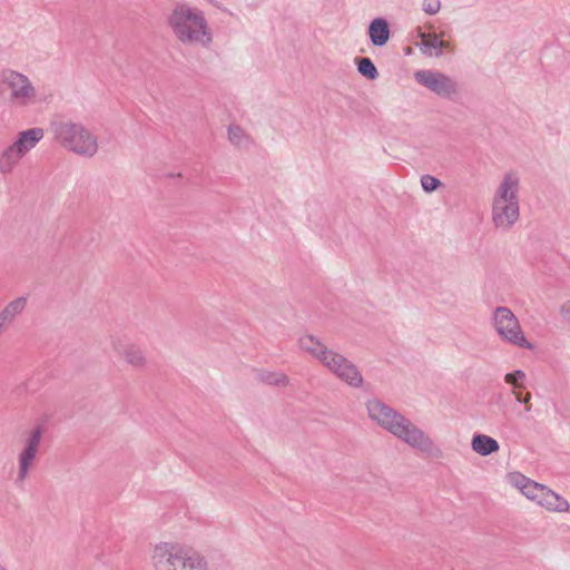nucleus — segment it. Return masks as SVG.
I'll list each match as a JSON object with an SVG mask.
<instances>
[{"mask_svg":"<svg viewBox=\"0 0 570 570\" xmlns=\"http://www.w3.org/2000/svg\"><path fill=\"white\" fill-rule=\"evenodd\" d=\"M168 26L181 45L208 48L213 31L205 12L188 3H177L168 16Z\"/></svg>","mask_w":570,"mask_h":570,"instance_id":"f257e3e1","label":"nucleus"},{"mask_svg":"<svg viewBox=\"0 0 570 570\" xmlns=\"http://www.w3.org/2000/svg\"><path fill=\"white\" fill-rule=\"evenodd\" d=\"M520 175L507 171L491 198V222L495 229L508 232L520 219Z\"/></svg>","mask_w":570,"mask_h":570,"instance_id":"f03ea898","label":"nucleus"},{"mask_svg":"<svg viewBox=\"0 0 570 570\" xmlns=\"http://www.w3.org/2000/svg\"><path fill=\"white\" fill-rule=\"evenodd\" d=\"M50 131L55 142L81 158H92L99 150L98 137L82 122L70 119L53 121Z\"/></svg>","mask_w":570,"mask_h":570,"instance_id":"7ed1b4c3","label":"nucleus"},{"mask_svg":"<svg viewBox=\"0 0 570 570\" xmlns=\"http://www.w3.org/2000/svg\"><path fill=\"white\" fill-rule=\"evenodd\" d=\"M507 481L528 500L535 502L550 512H568L570 510V504L564 498L520 472L508 473Z\"/></svg>","mask_w":570,"mask_h":570,"instance_id":"20e7f679","label":"nucleus"},{"mask_svg":"<svg viewBox=\"0 0 570 570\" xmlns=\"http://www.w3.org/2000/svg\"><path fill=\"white\" fill-rule=\"evenodd\" d=\"M0 86L12 106L26 108L40 101L32 80L18 70L3 69L0 73Z\"/></svg>","mask_w":570,"mask_h":570,"instance_id":"39448f33","label":"nucleus"},{"mask_svg":"<svg viewBox=\"0 0 570 570\" xmlns=\"http://www.w3.org/2000/svg\"><path fill=\"white\" fill-rule=\"evenodd\" d=\"M491 325L497 336L505 344L533 350L515 314L507 306H497L491 314Z\"/></svg>","mask_w":570,"mask_h":570,"instance_id":"423d86ee","label":"nucleus"},{"mask_svg":"<svg viewBox=\"0 0 570 570\" xmlns=\"http://www.w3.org/2000/svg\"><path fill=\"white\" fill-rule=\"evenodd\" d=\"M336 379L351 387L361 389L364 385V377L357 366L343 354L330 350L320 363Z\"/></svg>","mask_w":570,"mask_h":570,"instance_id":"0eeeda50","label":"nucleus"},{"mask_svg":"<svg viewBox=\"0 0 570 570\" xmlns=\"http://www.w3.org/2000/svg\"><path fill=\"white\" fill-rule=\"evenodd\" d=\"M367 416L373 424L381 428H410L411 421L402 413L379 399H370L365 403Z\"/></svg>","mask_w":570,"mask_h":570,"instance_id":"6e6552de","label":"nucleus"},{"mask_svg":"<svg viewBox=\"0 0 570 570\" xmlns=\"http://www.w3.org/2000/svg\"><path fill=\"white\" fill-rule=\"evenodd\" d=\"M414 79L435 95L442 98H452L459 92V86L454 79L440 71L417 70Z\"/></svg>","mask_w":570,"mask_h":570,"instance_id":"1a4fd4ad","label":"nucleus"},{"mask_svg":"<svg viewBox=\"0 0 570 570\" xmlns=\"http://www.w3.org/2000/svg\"><path fill=\"white\" fill-rule=\"evenodd\" d=\"M184 547L169 541H161L150 550V566L153 570H176Z\"/></svg>","mask_w":570,"mask_h":570,"instance_id":"9d476101","label":"nucleus"},{"mask_svg":"<svg viewBox=\"0 0 570 570\" xmlns=\"http://www.w3.org/2000/svg\"><path fill=\"white\" fill-rule=\"evenodd\" d=\"M41 440L39 430H28L23 435L24 449L19 458V478L24 479L32 466Z\"/></svg>","mask_w":570,"mask_h":570,"instance_id":"9b49d317","label":"nucleus"},{"mask_svg":"<svg viewBox=\"0 0 570 570\" xmlns=\"http://www.w3.org/2000/svg\"><path fill=\"white\" fill-rule=\"evenodd\" d=\"M296 345L298 350L317 361L318 363L325 357L331 350L320 337L303 333L297 337Z\"/></svg>","mask_w":570,"mask_h":570,"instance_id":"f8f14e48","label":"nucleus"},{"mask_svg":"<svg viewBox=\"0 0 570 570\" xmlns=\"http://www.w3.org/2000/svg\"><path fill=\"white\" fill-rule=\"evenodd\" d=\"M116 351L124 362L135 370H144L148 365L145 352L136 344H126L121 347H116Z\"/></svg>","mask_w":570,"mask_h":570,"instance_id":"ddd939ff","label":"nucleus"},{"mask_svg":"<svg viewBox=\"0 0 570 570\" xmlns=\"http://www.w3.org/2000/svg\"><path fill=\"white\" fill-rule=\"evenodd\" d=\"M420 50L429 57H441L443 50L450 47L448 41L440 39L436 33L420 32Z\"/></svg>","mask_w":570,"mask_h":570,"instance_id":"4468645a","label":"nucleus"},{"mask_svg":"<svg viewBox=\"0 0 570 570\" xmlns=\"http://www.w3.org/2000/svg\"><path fill=\"white\" fill-rule=\"evenodd\" d=\"M45 131L40 127H32L27 130L20 131L13 145L19 149V151L26 156L31 149H33L37 144L43 138Z\"/></svg>","mask_w":570,"mask_h":570,"instance_id":"2eb2a0df","label":"nucleus"},{"mask_svg":"<svg viewBox=\"0 0 570 570\" xmlns=\"http://www.w3.org/2000/svg\"><path fill=\"white\" fill-rule=\"evenodd\" d=\"M367 33L373 46H385L391 37V30L387 20L384 18L373 19L368 26Z\"/></svg>","mask_w":570,"mask_h":570,"instance_id":"dca6fc26","label":"nucleus"},{"mask_svg":"<svg viewBox=\"0 0 570 570\" xmlns=\"http://www.w3.org/2000/svg\"><path fill=\"white\" fill-rule=\"evenodd\" d=\"M394 434L405 443L421 451H431L433 448L430 439L422 430H394Z\"/></svg>","mask_w":570,"mask_h":570,"instance_id":"f3484780","label":"nucleus"},{"mask_svg":"<svg viewBox=\"0 0 570 570\" xmlns=\"http://www.w3.org/2000/svg\"><path fill=\"white\" fill-rule=\"evenodd\" d=\"M176 570H209L207 559L191 549H184Z\"/></svg>","mask_w":570,"mask_h":570,"instance_id":"a211bd4d","label":"nucleus"},{"mask_svg":"<svg viewBox=\"0 0 570 570\" xmlns=\"http://www.w3.org/2000/svg\"><path fill=\"white\" fill-rule=\"evenodd\" d=\"M27 306L26 297H18L9 302L0 312V326L6 331Z\"/></svg>","mask_w":570,"mask_h":570,"instance_id":"6ab92c4d","label":"nucleus"},{"mask_svg":"<svg viewBox=\"0 0 570 570\" xmlns=\"http://www.w3.org/2000/svg\"><path fill=\"white\" fill-rule=\"evenodd\" d=\"M23 157L12 142L0 153V173L4 175L12 173Z\"/></svg>","mask_w":570,"mask_h":570,"instance_id":"aec40b11","label":"nucleus"},{"mask_svg":"<svg viewBox=\"0 0 570 570\" xmlns=\"http://www.w3.org/2000/svg\"><path fill=\"white\" fill-rule=\"evenodd\" d=\"M472 449L480 455H488L499 450L498 442L491 436L476 434L472 439Z\"/></svg>","mask_w":570,"mask_h":570,"instance_id":"412c9836","label":"nucleus"},{"mask_svg":"<svg viewBox=\"0 0 570 570\" xmlns=\"http://www.w3.org/2000/svg\"><path fill=\"white\" fill-rule=\"evenodd\" d=\"M258 379L261 382L272 385V386H281L286 387L289 385V377L284 372H275V371H262L258 374Z\"/></svg>","mask_w":570,"mask_h":570,"instance_id":"4be33fe9","label":"nucleus"},{"mask_svg":"<svg viewBox=\"0 0 570 570\" xmlns=\"http://www.w3.org/2000/svg\"><path fill=\"white\" fill-rule=\"evenodd\" d=\"M227 138L228 141L236 147H246L249 142L248 135L238 125L228 126Z\"/></svg>","mask_w":570,"mask_h":570,"instance_id":"5701e85b","label":"nucleus"},{"mask_svg":"<svg viewBox=\"0 0 570 570\" xmlns=\"http://www.w3.org/2000/svg\"><path fill=\"white\" fill-rule=\"evenodd\" d=\"M357 70L370 80H375L379 77V71L370 58H361L357 61Z\"/></svg>","mask_w":570,"mask_h":570,"instance_id":"b1692460","label":"nucleus"},{"mask_svg":"<svg viewBox=\"0 0 570 570\" xmlns=\"http://www.w3.org/2000/svg\"><path fill=\"white\" fill-rule=\"evenodd\" d=\"M420 181H421L422 189L425 193H433L441 186L440 179H438L436 177H434L432 175H428V174L421 176Z\"/></svg>","mask_w":570,"mask_h":570,"instance_id":"393cba45","label":"nucleus"},{"mask_svg":"<svg viewBox=\"0 0 570 570\" xmlns=\"http://www.w3.org/2000/svg\"><path fill=\"white\" fill-rule=\"evenodd\" d=\"M525 380V373L521 370H517L512 373H508L504 376L505 383L512 385L514 389L521 387Z\"/></svg>","mask_w":570,"mask_h":570,"instance_id":"a878e982","label":"nucleus"},{"mask_svg":"<svg viewBox=\"0 0 570 570\" xmlns=\"http://www.w3.org/2000/svg\"><path fill=\"white\" fill-rule=\"evenodd\" d=\"M441 9L440 0H423L422 10L430 16L436 14Z\"/></svg>","mask_w":570,"mask_h":570,"instance_id":"bb28decb","label":"nucleus"},{"mask_svg":"<svg viewBox=\"0 0 570 570\" xmlns=\"http://www.w3.org/2000/svg\"><path fill=\"white\" fill-rule=\"evenodd\" d=\"M559 313L564 322L570 323V298L561 304Z\"/></svg>","mask_w":570,"mask_h":570,"instance_id":"cd10ccee","label":"nucleus"},{"mask_svg":"<svg viewBox=\"0 0 570 570\" xmlns=\"http://www.w3.org/2000/svg\"><path fill=\"white\" fill-rule=\"evenodd\" d=\"M514 395H515V399L519 401V402H524V403H528L529 400H530V393H527L525 397L522 399L521 394L518 393V392H514Z\"/></svg>","mask_w":570,"mask_h":570,"instance_id":"c85d7f7f","label":"nucleus"},{"mask_svg":"<svg viewBox=\"0 0 570 570\" xmlns=\"http://www.w3.org/2000/svg\"><path fill=\"white\" fill-rule=\"evenodd\" d=\"M4 332V330L0 326V335Z\"/></svg>","mask_w":570,"mask_h":570,"instance_id":"c756f323","label":"nucleus"},{"mask_svg":"<svg viewBox=\"0 0 570 570\" xmlns=\"http://www.w3.org/2000/svg\"><path fill=\"white\" fill-rule=\"evenodd\" d=\"M0 570H3V569L0 567Z\"/></svg>","mask_w":570,"mask_h":570,"instance_id":"7c9ffc66","label":"nucleus"}]
</instances>
